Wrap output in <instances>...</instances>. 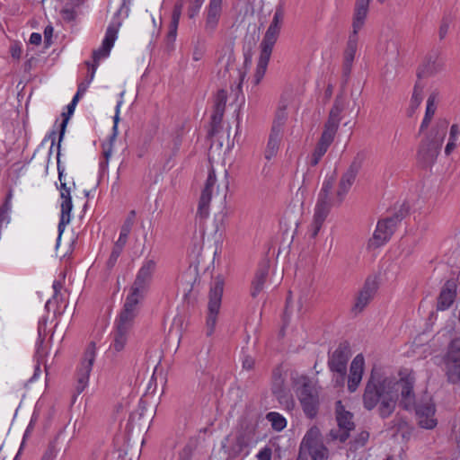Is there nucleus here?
<instances>
[{
  "label": "nucleus",
  "mask_w": 460,
  "mask_h": 460,
  "mask_svg": "<svg viewBox=\"0 0 460 460\" xmlns=\"http://www.w3.org/2000/svg\"><path fill=\"white\" fill-rule=\"evenodd\" d=\"M401 394L400 404L405 410L415 406V394L413 392V380L411 378L396 379L385 376L376 371H372L367 381L364 394L363 405L367 411L378 406V413L385 419L394 411Z\"/></svg>",
  "instance_id": "nucleus-1"
},
{
  "label": "nucleus",
  "mask_w": 460,
  "mask_h": 460,
  "mask_svg": "<svg viewBox=\"0 0 460 460\" xmlns=\"http://www.w3.org/2000/svg\"><path fill=\"white\" fill-rule=\"evenodd\" d=\"M361 163L354 160L347 171L342 174L338 189L333 193V187L336 183L335 173L326 176L323 182L322 189L318 194L314 208L313 221L310 225L308 234L311 238L317 236L320 232L331 208L333 206H339L344 200L347 193L354 183L356 177L360 170Z\"/></svg>",
  "instance_id": "nucleus-2"
},
{
  "label": "nucleus",
  "mask_w": 460,
  "mask_h": 460,
  "mask_svg": "<svg viewBox=\"0 0 460 460\" xmlns=\"http://www.w3.org/2000/svg\"><path fill=\"white\" fill-rule=\"evenodd\" d=\"M345 108L346 102L344 98L342 96H337L332 108L330 111L328 119L324 124V129L322 133L321 138L309 158V164L311 166L318 164L332 143L341 120V114Z\"/></svg>",
  "instance_id": "nucleus-3"
},
{
  "label": "nucleus",
  "mask_w": 460,
  "mask_h": 460,
  "mask_svg": "<svg viewBox=\"0 0 460 460\" xmlns=\"http://www.w3.org/2000/svg\"><path fill=\"white\" fill-rule=\"evenodd\" d=\"M447 126V120L439 119L429 135L420 142L417 158L423 165H429L435 162L446 137Z\"/></svg>",
  "instance_id": "nucleus-4"
},
{
  "label": "nucleus",
  "mask_w": 460,
  "mask_h": 460,
  "mask_svg": "<svg viewBox=\"0 0 460 460\" xmlns=\"http://www.w3.org/2000/svg\"><path fill=\"white\" fill-rule=\"evenodd\" d=\"M294 385L305 414L313 419L316 416L319 408V391L316 385L305 376L296 378Z\"/></svg>",
  "instance_id": "nucleus-5"
},
{
  "label": "nucleus",
  "mask_w": 460,
  "mask_h": 460,
  "mask_svg": "<svg viewBox=\"0 0 460 460\" xmlns=\"http://www.w3.org/2000/svg\"><path fill=\"white\" fill-rule=\"evenodd\" d=\"M328 450L317 429H311L304 437L296 460H326Z\"/></svg>",
  "instance_id": "nucleus-6"
},
{
  "label": "nucleus",
  "mask_w": 460,
  "mask_h": 460,
  "mask_svg": "<svg viewBox=\"0 0 460 460\" xmlns=\"http://www.w3.org/2000/svg\"><path fill=\"white\" fill-rule=\"evenodd\" d=\"M442 360L447 381L451 384L460 382V337L450 341Z\"/></svg>",
  "instance_id": "nucleus-7"
},
{
  "label": "nucleus",
  "mask_w": 460,
  "mask_h": 460,
  "mask_svg": "<svg viewBox=\"0 0 460 460\" xmlns=\"http://www.w3.org/2000/svg\"><path fill=\"white\" fill-rule=\"evenodd\" d=\"M217 177L215 170L211 168L208 172L207 181L204 188L202 189L196 214V221L200 227L204 226L205 220L209 216V203L214 194L217 193L218 187L217 186Z\"/></svg>",
  "instance_id": "nucleus-8"
},
{
  "label": "nucleus",
  "mask_w": 460,
  "mask_h": 460,
  "mask_svg": "<svg viewBox=\"0 0 460 460\" xmlns=\"http://www.w3.org/2000/svg\"><path fill=\"white\" fill-rule=\"evenodd\" d=\"M117 33H118V28L115 25H110L107 28L105 37L102 40V47L98 49L94 50L93 53V62L94 64L92 66V71L90 74L89 80L87 82H83L78 85L77 92L79 93L84 94L85 91L87 90L88 85L90 84L91 81L93 79L98 63L100 59L106 58L109 56L111 48L114 45V42L117 39Z\"/></svg>",
  "instance_id": "nucleus-9"
},
{
  "label": "nucleus",
  "mask_w": 460,
  "mask_h": 460,
  "mask_svg": "<svg viewBox=\"0 0 460 460\" xmlns=\"http://www.w3.org/2000/svg\"><path fill=\"white\" fill-rule=\"evenodd\" d=\"M287 117L285 109H280L276 113L264 153L267 160H270L278 154L284 135Z\"/></svg>",
  "instance_id": "nucleus-10"
},
{
  "label": "nucleus",
  "mask_w": 460,
  "mask_h": 460,
  "mask_svg": "<svg viewBox=\"0 0 460 460\" xmlns=\"http://www.w3.org/2000/svg\"><path fill=\"white\" fill-rule=\"evenodd\" d=\"M224 290V281L220 278L215 279L209 291V300L208 305V317H207V335L213 334L217 323V314L221 305V299Z\"/></svg>",
  "instance_id": "nucleus-11"
},
{
  "label": "nucleus",
  "mask_w": 460,
  "mask_h": 460,
  "mask_svg": "<svg viewBox=\"0 0 460 460\" xmlns=\"http://www.w3.org/2000/svg\"><path fill=\"white\" fill-rule=\"evenodd\" d=\"M350 356V346L347 341L341 342L333 351L328 353V367L332 372L340 376L341 381L337 380L339 384L344 382Z\"/></svg>",
  "instance_id": "nucleus-12"
},
{
  "label": "nucleus",
  "mask_w": 460,
  "mask_h": 460,
  "mask_svg": "<svg viewBox=\"0 0 460 460\" xmlns=\"http://www.w3.org/2000/svg\"><path fill=\"white\" fill-rule=\"evenodd\" d=\"M336 420L338 428L330 431V437L333 440L345 442L349 437V432L354 429L355 424L352 420L353 414L345 411L341 401L336 402Z\"/></svg>",
  "instance_id": "nucleus-13"
},
{
  "label": "nucleus",
  "mask_w": 460,
  "mask_h": 460,
  "mask_svg": "<svg viewBox=\"0 0 460 460\" xmlns=\"http://www.w3.org/2000/svg\"><path fill=\"white\" fill-rule=\"evenodd\" d=\"M222 52L224 54L220 56L218 62L225 67L223 76H226V73H229V77L234 76V78L238 80V83L234 87L233 85L231 86L232 91L235 92V94H238L242 89L244 73L238 70L234 66L235 58L232 47L226 46L222 49Z\"/></svg>",
  "instance_id": "nucleus-14"
},
{
  "label": "nucleus",
  "mask_w": 460,
  "mask_h": 460,
  "mask_svg": "<svg viewBox=\"0 0 460 460\" xmlns=\"http://www.w3.org/2000/svg\"><path fill=\"white\" fill-rule=\"evenodd\" d=\"M95 360V348L91 344L86 349L80 367L77 370L76 386L77 394H81L88 385L89 376L92 371L93 362Z\"/></svg>",
  "instance_id": "nucleus-15"
},
{
  "label": "nucleus",
  "mask_w": 460,
  "mask_h": 460,
  "mask_svg": "<svg viewBox=\"0 0 460 460\" xmlns=\"http://www.w3.org/2000/svg\"><path fill=\"white\" fill-rule=\"evenodd\" d=\"M377 288L378 282L376 278L368 277L356 296L355 304L351 309L352 313L355 314L361 313L373 299Z\"/></svg>",
  "instance_id": "nucleus-16"
},
{
  "label": "nucleus",
  "mask_w": 460,
  "mask_h": 460,
  "mask_svg": "<svg viewBox=\"0 0 460 460\" xmlns=\"http://www.w3.org/2000/svg\"><path fill=\"white\" fill-rule=\"evenodd\" d=\"M401 217L397 215L379 220L373 234L372 244L379 247L385 243L393 235Z\"/></svg>",
  "instance_id": "nucleus-17"
},
{
  "label": "nucleus",
  "mask_w": 460,
  "mask_h": 460,
  "mask_svg": "<svg viewBox=\"0 0 460 460\" xmlns=\"http://www.w3.org/2000/svg\"><path fill=\"white\" fill-rule=\"evenodd\" d=\"M132 323L117 320L116 328L113 332V340L110 346L112 353H120L125 350L130 338Z\"/></svg>",
  "instance_id": "nucleus-18"
},
{
  "label": "nucleus",
  "mask_w": 460,
  "mask_h": 460,
  "mask_svg": "<svg viewBox=\"0 0 460 460\" xmlns=\"http://www.w3.org/2000/svg\"><path fill=\"white\" fill-rule=\"evenodd\" d=\"M144 295L145 292L134 290V288L131 287L130 292L126 298L124 308L118 320L133 324L134 318L137 314V306L139 301L144 297Z\"/></svg>",
  "instance_id": "nucleus-19"
},
{
  "label": "nucleus",
  "mask_w": 460,
  "mask_h": 460,
  "mask_svg": "<svg viewBox=\"0 0 460 460\" xmlns=\"http://www.w3.org/2000/svg\"><path fill=\"white\" fill-rule=\"evenodd\" d=\"M155 268L156 262L153 259H147L143 262L132 285L134 290H141L146 293Z\"/></svg>",
  "instance_id": "nucleus-20"
},
{
  "label": "nucleus",
  "mask_w": 460,
  "mask_h": 460,
  "mask_svg": "<svg viewBox=\"0 0 460 460\" xmlns=\"http://www.w3.org/2000/svg\"><path fill=\"white\" fill-rule=\"evenodd\" d=\"M223 0H209L206 8L205 31L212 34L219 22L222 13Z\"/></svg>",
  "instance_id": "nucleus-21"
},
{
  "label": "nucleus",
  "mask_w": 460,
  "mask_h": 460,
  "mask_svg": "<svg viewBox=\"0 0 460 460\" xmlns=\"http://www.w3.org/2000/svg\"><path fill=\"white\" fill-rule=\"evenodd\" d=\"M358 36L349 35L346 44V48L343 52L342 58V75L346 78V80L349 78L351 73L353 62L358 50Z\"/></svg>",
  "instance_id": "nucleus-22"
},
{
  "label": "nucleus",
  "mask_w": 460,
  "mask_h": 460,
  "mask_svg": "<svg viewBox=\"0 0 460 460\" xmlns=\"http://www.w3.org/2000/svg\"><path fill=\"white\" fill-rule=\"evenodd\" d=\"M364 365L365 360L361 354L357 355L350 364L348 378V389L350 393H354L357 390L362 380Z\"/></svg>",
  "instance_id": "nucleus-23"
},
{
  "label": "nucleus",
  "mask_w": 460,
  "mask_h": 460,
  "mask_svg": "<svg viewBox=\"0 0 460 460\" xmlns=\"http://www.w3.org/2000/svg\"><path fill=\"white\" fill-rule=\"evenodd\" d=\"M121 105V102H119L116 106V113L113 117V133L110 137L109 141L107 143L102 144V154H103V160L100 162V170L105 171L108 168L109 165V160L111 156L112 150H113V143L116 139L117 134H118V123L119 121V108Z\"/></svg>",
  "instance_id": "nucleus-24"
},
{
  "label": "nucleus",
  "mask_w": 460,
  "mask_h": 460,
  "mask_svg": "<svg viewBox=\"0 0 460 460\" xmlns=\"http://www.w3.org/2000/svg\"><path fill=\"white\" fill-rule=\"evenodd\" d=\"M435 406L430 402L420 404L416 407V416L419 425L427 429H434L437 426L435 419Z\"/></svg>",
  "instance_id": "nucleus-25"
},
{
  "label": "nucleus",
  "mask_w": 460,
  "mask_h": 460,
  "mask_svg": "<svg viewBox=\"0 0 460 460\" xmlns=\"http://www.w3.org/2000/svg\"><path fill=\"white\" fill-rule=\"evenodd\" d=\"M444 67V62L438 53H432L425 58L418 70L419 78L434 75Z\"/></svg>",
  "instance_id": "nucleus-26"
},
{
  "label": "nucleus",
  "mask_w": 460,
  "mask_h": 460,
  "mask_svg": "<svg viewBox=\"0 0 460 460\" xmlns=\"http://www.w3.org/2000/svg\"><path fill=\"white\" fill-rule=\"evenodd\" d=\"M456 296V285L455 281L452 279L447 280L444 284V286L440 291V294L438 296V305H437L438 310L443 311V310L449 308L452 305V304L454 303Z\"/></svg>",
  "instance_id": "nucleus-27"
},
{
  "label": "nucleus",
  "mask_w": 460,
  "mask_h": 460,
  "mask_svg": "<svg viewBox=\"0 0 460 460\" xmlns=\"http://www.w3.org/2000/svg\"><path fill=\"white\" fill-rule=\"evenodd\" d=\"M370 0H357L352 23V31L349 35L358 36V31L363 27L368 13Z\"/></svg>",
  "instance_id": "nucleus-28"
},
{
  "label": "nucleus",
  "mask_w": 460,
  "mask_h": 460,
  "mask_svg": "<svg viewBox=\"0 0 460 460\" xmlns=\"http://www.w3.org/2000/svg\"><path fill=\"white\" fill-rule=\"evenodd\" d=\"M279 31V28L269 26L261 43V53L271 56L273 46L278 40Z\"/></svg>",
  "instance_id": "nucleus-29"
},
{
  "label": "nucleus",
  "mask_w": 460,
  "mask_h": 460,
  "mask_svg": "<svg viewBox=\"0 0 460 460\" xmlns=\"http://www.w3.org/2000/svg\"><path fill=\"white\" fill-rule=\"evenodd\" d=\"M268 271L269 266L267 263L261 265L257 270L254 279L252 283L251 294L253 297L257 296L259 293L263 289Z\"/></svg>",
  "instance_id": "nucleus-30"
},
{
  "label": "nucleus",
  "mask_w": 460,
  "mask_h": 460,
  "mask_svg": "<svg viewBox=\"0 0 460 460\" xmlns=\"http://www.w3.org/2000/svg\"><path fill=\"white\" fill-rule=\"evenodd\" d=\"M437 101H438V93L434 92L429 96V98L427 100L425 116L423 118V120H422V122L420 124V132H422L429 127V125L436 112V110H437Z\"/></svg>",
  "instance_id": "nucleus-31"
},
{
  "label": "nucleus",
  "mask_w": 460,
  "mask_h": 460,
  "mask_svg": "<svg viewBox=\"0 0 460 460\" xmlns=\"http://www.w3.org/2000/svg\"><path fill=\"white\" fill-rule=\"evenodd\" d=\"M73 208L72 199H67V200H62L61 203V215L60 220L58 223V239L63 234L65 227L66 225L70 223L71 220V210Z\"/></svg>",
  "instance_id": "nucleus-32"
},
{
  "label": "nucleus",
  "mask_w": 460,
  "mask_h": 460,
  "mask_svg": "<svg viewBox=\"0 0 460 460\" xmlns=\"http://www.w3.org/2000/svg\"><path fill=\"white\" fill-rule=\"evenodd\" d=\"M270 56L261 53L257 67L253 75V84L258 85L266 73Z\"/></svg>",
  "instance_id": "nucleus-33"
},
{
  "label": "nucleus",
  "mask_w": 460,
  "mask_h": 460,
  "mask_svg": "<svg viewBox=\"0 0 460 460\" xmlns=\"http://www.w3.org/2000/svg\"><path fill=\"white\" fill-rule=\"evenodd\" d=\"M423 88L424 86L419 82L415 84L411 99L409 116H411L421 103L423 100Z\"/></svg>",
  "instance_id": "nucleus-34"
},
{
  "label": "nucleus",
  "mask_w": 460,
  "mask_h": 460,
  "mask_svg": "<svg viewBox=\"0 0 460 460\" xmlns=\"http://www.w3.org/2000/svg\"><path fill=\"white\" fill-rule=\"evenodd\" d=\"M182 8H183V2L180 1V2L176 3V4L174 5V8H173V11H172L171 29H170L169 35L171 37H172L173 39L176 37L177 27H178L179 21H180V18L181 15Z\"/></svg>",
  "instance_id": "nucleus-35"
},
{
  "label": "nucleus",
  "mask_w": 460,
  "mask_h": 460,
  "mask_svg": "<svg viewBox=\"0 0 460 460\" xmlns=\"http://www.w3.org/2000/svg\"><path fill=\"white\" fill-rule=\"evenodd\" d=\"M460 136V129L457 124H453L450 128L448 142L445 148V153L450 155L451 152L456 148V142Z\"/></svg>",
  "instance_id": "nucleus-36"
},
{
  "label": "nucleus",
  "mask_w": 460,
  "mask_h": 460,
  "mask_svg": "<svg viewBox=\"0 0 460 460\" xmlns=\"http://www.w3.org/2000/svg\"><path fill=\"white\" fill-rule=\"evenodd\" d=\"M267 420L271 423L272 428L277 431H280L286 428V419L278 412H269L267 414Z\"/></svg>",
  "instance_id": "nucleus-37"
},
{
  "label": "nucleus",
  "mask_w": 460,
  "mask_h": 460,
  "mask_svg": "<svg viewBox=\"0 0 460 460\" xmlns=\"http://www.w3.org/2000/svg\"><path fill=\"white\" fill-rule=\"evenodd\" d=\"M253 440V429L249 428L245 431L240 433L236 438V444L243 449L250 446Z\"/></svg>",
  "instance_id": "nucleus-38"
},
{
  "label": "nucleus",
  "mask_w": 460,
  "mask_h": 460,
  "mask_svg": "<svg viewBox=\"0 0 460 460\" xmlns=\"http://www.w3.org/2000/svg\"><path fill=\"white\" fill-rule=\"evenodd\" d=\"M224 113L225 110L214 108V112L211 116V129L209 132L211 135H215L218 132L221 127Z\"/></svg>",
  "instance_id": "nucleus-39"
},
{
  "label": "nucleus",
  "mask_w": 460,
  "mask_h": 460,
  "mask_svg": "<svg viewBox=\"0 0 460 460\" xmlns=\"http://www.w3.org/2000/svg\"><path fill=\"white\" fill-rule=\"evenodd\" d=\"M75 106H76L75 104L70 102L67 105V113H63L62 114L64 119H63V121H62L61 126H60L59 139H58V144L59 145H60V142L62 141V139L64 137L65 130H66V128L69 117L74 113Z\"/></svg>",
  "instance_id": "nucleus-40"
},
{
  "label": "nucleus",
  "mask_w": 460,
  "mask_h": 460,
  "mask_svg": "<svg viewBox=\"0 0 460 460\" xmlns=\"http://www.w3.org/2000/svg\"><path fill=\"white\" fill-rule=\"evenodd\" d=\"M124 247H125L124 245L119 244L118 243H114L111 253L110 255V258L107 261V266L109 268L114 267V265L116 264V262L118 261V258L120 256Z\"/></svg>",
  "instance_id": "nucleus-41"
},
{
  "label": "nucleus",
  "mask_w": 460,
  "mask_h": 460,
  "mask_svg": "<svg viewBox=\"0 0 460 460\" xmlns=\"http://www.w3.org/2000/svg\"><path fill=\"white\" fill-rule=\"evenodd\" d=\"M284 19V8L281 4L278 5L273 15L270 26L279 28Z\"/></svg>",
  "instance_id": "nucleus-42"
},
{
  "label": "nucleus",
  "mask_w": 460,
  "mask_h": 460,
  "mask_svg": "<svg viewBox=\"0 0 460 460\" xmlns=\"http://www.w3.org/2000/svg\"><path fill=\"white\" fill-rule=\"evenodd\" d=\"M272 392L279 399L286 396V392L283 387V379L280 376L275 378L272 385Z\"/></svg>",
  "instance_id": "nucleus-43"
},
{
  "label": "nucleus",
  "mask_w": 460,
  "mask_h": 460,
  "mask_svg": "<svg viewBox=\"0 0 460 460\" xmlns=\"http://www.w3.org/2000/svg\"><path fill=\"white\" fill-rule=\"evenodd\" d=\"M204 3V0H190L189 7H188V16L192 19L199 13Z\"/></svg>",
  "instance_id": "nucleus-44"
},
{
  "label": "nucleus",
  "mask_w": 460,
  "mask_h": 460,
  "mask_svg": "<svg viewBox=\"0 0 460 460\" xmlns=\"http://www.w3.org/2000/svg\"><path fill=\"white\" fill-rule=\"evenodd\" d=\"M227 100V93L225 90H219L215 98L214 108L216 109H226Z\"/></svg>",
  "instance_id": "nucleus-45"
},
{
  "label": "nucleus",
  "mask_w": 460,
  "mask_h": 460,
  "mask_svg": "<svg viewBox=\"0 0 460 460\" xmlns=\"http://www.w3.org/2000/svg\"><path fill=\"white\" fill-rule=\"evenodd\" d=\"M450 23L451 20L448 17H443V19L441 20L438 29V36L440 40H444L447 37V32L449 31Z\"/></svg>",
  "instance_id": "nucleus-46"
},
{
  "label": "nucleus",
  "mask_w": 460,
  "mask_h": 460,
  "mask_svg": "<svg viewBox=\"0 0 460 460\" xmlns=\"http://www.w3.org/2000/svg\"><path fill=\"white\" fill-rule=\"evenodd\" d=\"M59 156H60V145L58 144V155H57V160H58L57 165H58V179L61 182V185H60V191H61V190H70V188L66 187V184L62 181L65 168L63 166H61V164H60Z\"/></svg>",
  "instance_id": "nucleus-47"
},
{
  "label": "nucleus",
  "mask_w": 460,
  "mask_h": 460,
  "mask_svg": "<svg viewBox=\"0 0 460 460\" xmlns=\"http://www.w3.org/2000/svg\"><path fill=\"white\" fill-rule=\"evenodd\" d=\"M135 217H136V212L135 210H131L126 219L123 222V225L121 226L120 229L131 232V229L135 223Z\"/></svg>",
  "instance_id": "nucleus-48"
},
{
  "label": "nucleus",
  "mask_w": 460,
  "mask_h": 460,
  "mask_svg": "<svg viewBox=\"0 0 460 460\" xmlns=\"http://www.w3.org/2000/svg\"><path fill=\"white\" fill-rule=\"evenodd\" d=\"M135 217H136V212L135 210H131L126 219L123 222V225L121 226L120 229L131 232V229L135 223Z\"/></svg>",
  "instance_id": "nucleus-49"
},
{
  "label": "nucleus",
  "mask_w": 460,
  "mask_h": 460,
  "mask_svg": "<svg viewBox=\"0 0 460 460\" xmlns=\"http://www.w3.org/2000/svg\"><path fill=\"white\" fill-rule=\"evenodd\" d=\"M45 331H46V321H42L39 323L38 326V333H39V339H38V349L37 352L40 353V349L43 344L44 337H45Z\"/></svg>",
  "instance_id": "nucleus-50"
},
{
  "label": "nucleus",
  "mask_w": 460,
  "mask_h": 460,
  "mask_svg": "<svg viewBox=\"0 0 460 460\" xmlns=\"http://www.w3.org/2000/svg\"><path fill=\"white\" fill-rule=\"evenodd\" d=\"M369 434L367 431H362L358 434V436L354 439V447L355 448L358 447H363L366 442L368 440Z\"/></svg>",
  "instance_id": "nucleus-51"
},
{
  "label": "nucleus",
  "mask_w": 460,
  "mask_h": 460,
  "mask_svg": "<svg viewBox=\"0 0 460 460\" xmlns=\"http://www.w3.org/2000/svg\"><path fill=\"white\" fill-rule=\"evenodd\" d=\"M272 450L270 447H263L259 451L256 457L258 460H271Z\"/></svg>",
  "instance_id": "nucleus-52"
},
{
  "label": "nucleus",
  "mask_w": 460,
  "mask_h": 460,
  "mask_svg": "<svg viewBox=\"0 0 460 460\" xmlns=\"http://www.w3.org/2000/svg\"><path fill=\"white\" fill-rule=\"evenodd\" d=\"M57 456V451L53 445H50L41 457V460H54Z\"/></svg>",
  "instance_id": "nucleus-53"
},
{
  "label": "nucleus",
  "mask_w": 460,
  "mask_h": 460,
  "mask_svg": "<svg viewBox=\"0 0 460 460\" xmlns=\"http://www.w3.org/2000/svg\"><path fill=\"white\" fill-rule=\"evenodd\" d=\"M255 364V360L251 356H244L243 359V367L246 370H251L253 368Z\"/></svg>",
  "instance_id": "nucleus-54"
},
{
  "label": "nucleus",
  "mask_w": 460,
  "mask_h": 460,
  "mask_svg": "<svg viewBox=\"0 0 460 460\" xmlns=\"http://www.w3.org/2000/svg\"><path fill=\"white\" fill-rule=\"evenodd\" d=\"M129 234H130V232L120 229L119 236V239L116 241V243L125 246L128 242Z\"/></svg>",
  "instance_id": "nucleus-55"
},
{
  "label": "nucleus",
  "mask_w": 460,
  "mask_h": 460,
  "mask_svg": "<svg viewBox=\"0 0 460 460\" xmlns=\"http://www.w3.org/2000/svg\"><path fill=\"white\" fill-rule=\"evenodd\" d=\"M52 34H53L52 26H50V25L47 26L44 30V38H45V42L48 46L50 45V43H51Z\"/></svg>",
  "instance_id": "nucleus-56"
},
{
  "label": "nucleus",
  "mask_w": 460,
  "mask_h": 460,
  "mask_svg": "<svg viewBox=\"0 0 460 460\" xmlns=\"http://www.w3.org/2000/svg\"><path fill=\"white\" fill-rule=\"evenodd\" d=\"M41 39L42 38L40 33L33 32V33H31V35L30 37V43H31L33 45H40L41 42Z\"/></svg>",
  "instance_id": "nucleus-57"
},
{
  "label": "nucleus",
  "mask_w": 460,
  "mask_h": 460,
  "mask_svg": "<svg viewBox=\"0 0 460 460\" xmlns=\"http://www.w3.org/2000/svg\"><path fill=\"white\" fill-rule=\"evenodd\" d=\"M391 49L393 52H397L396 44L394 41H387L386 42V51Z\"/></svg>",
  "instance_id": "nucleus-58"
},
{
  "label": "nucleus",
  "mask_w": 460,
  "mask_h": 460,
  "mask_svg": "<svg viewBox=\"0 0 460 460\" xmlns=\"http://www.w3.org/2000/svg\"><path fill=\"white\" fill-rule=\"evenodd\" d=\"M60 196L63 200H67V199H71L70 190H61Z\"/></svg>",
  "instance_id": "nucleus-59"
},
{
  "label": "nucleus",
  "mask_w": 460,
  "mask_h": 460,
  "mask_svg": "<svg viewBox=\"0 0 460 460\" xmlns=\"http://www.w3.org/2000/svg\"><path fill=\"white\" fill-rule=\"evenodd\" d=\"M83 94L82 93H79L78 92L75 93V95L73 97L71 102L74 103V104H77L80 97L82 96Z\"/></svg>",
  "instance_id": "nucleus-60"
},
{
  "label": "nucleus",
  "mask_w": 460,
  "mask_h": 460,
  "mask_svg": "<svg viewBox=\"0 0 460 460\" xmlns=\"http://www.w3.org/2000/svg\"><path fill=\"white\" fill-rule=\"evenodd\" d=\"M49 138H51V141H52V142H51V144H52V146H53V145H54V143H55V139H56V132H55V131H52V132L49 134Z\"/></svg>",
  "instance_id": "nucleus-61"
},
{
  "label": "nucleus",
  "mask_w": 460,
  "mask_h": 460,
  "mask_svg": "<svg viewBox=\"0 0 460 460\" xmlns=\"http://www.w3.org/2000/svg\"><path fill=\"white\" fill-rule=\"evenodd\" d=\"M58 286H59V283H58V281H55V282L53 283V288H54V289H55V290H57V288H58Z\"/></svg>",
  "instance_id": "nucleus-62"
},
{
  "label": "nucleus",
  "mask_w": 460,
  "mask_h": 460,
  "mask_svg": "<svg viewBox=\"0 0 460 460\" xmlns=\"http://www.w3.org/2000/svg\"><path fill=\"white\" fill-rule=\"evenodd\" d=\"M128 2H129V0H124V1H123V4H122V6H125V5H126V4H127V3H128Z\"/></svg>",
  "instance_id": "nucleus-63"
},
{
  "label": "nucleus",
  "mask_w": 460,
  "mask_h": 460,
  "mask_svg": "<svg viewBox=\"0 0 460 460\" xmlns=\"http://www.w3.org/2000/svg\"><path fill=\"white\" fill-rule=\"evenodd\" d=\"M385 460H393L391 456H388Z\"/></svg>",
  "instance_id": "nucleus-64"
}]
</instances>
